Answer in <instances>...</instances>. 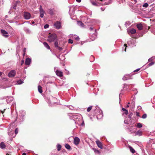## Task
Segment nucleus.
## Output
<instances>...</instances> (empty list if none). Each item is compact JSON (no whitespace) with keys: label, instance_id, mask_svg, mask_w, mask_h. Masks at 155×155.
I'll use <instances>...</instances> for the list:
<instances>
[{"label":"nucleus","instance_id":"nucleus-23","mask_svg":"<svg viewBox=\"0 0 155 155\" xmlns=\"http://www.w3.org/2000/svg\"><path fill=\"white\" fill-rule=\"evenodd\" d=\"M24 31L27 33H30L31 32V31L27 27H25L24 28Z\"/></svg>","mask_w":155,"mask_h":155},{"label":"nucleus","instance_id":"nucleus-54","mask_svg":"<svg viewBox=\"0 0 155 155\" xmlns=\"http://www.w3.org/2000/svg\"><path fill=\"white\" fill-rule=\"evenodd\" d=\"M24 60H22L21 61V65H22L24 64Z\"/></svg>","mask_w":155,"mask_h":155},{"label":"nucleus","instance_id":"nucleus-3","mask_svg":"<svg viewBox=\"0 0 155 155\" xmlns=\"http://www.w3.org/2000/svg\"><path fill=\"white\" fill-rule=\"evenodd\" d=\"M74 118L75 123L79 125L80 124V121L82 120V118L77 115L74 116Z\"/></svg>","mask_w":155,"mask_h":155},{"label":"nucleus","instance_id":"nucleus-14","mask_svg":"<svg viewBox=\"0 0 155 155\" xmlns=\"http://www.w3.org/2000/svg\"><path fill=\"white\" fill-rule=\"evenodd\" d=\"M131 78L129 74H127L125 75L123 78V80H126L127 79H130Z\"/></svg>","mask_w":155,"mask_h":155},{"label":"nucleus","instance_id":"nucleus-44","mask_svg":"<svg viewBox=\"0 0 155 155\" xmlns=\"http://www.w3.org/2000/svg\"><path fill=\"white\" fill-rule=\"evenodd\" d=\"M15 134H18V128H16L15 129Z\"/></svg>","mask_w":155,"mask_h":155},{"label":"nucleus","instance_id":"nucleus-59","mask_svg":"<svg viewBox=\"0 0 155 155\" xmlns=\"http://www.w3.org/2000/svg\"><path fill=\"white\" fill-rule=\"evenodd\" d=\"M65 71H66V73H67V74H68V73H69L68 71H67V70H66V69H65Z\"/></svg>","mask_w":155,"mask_h":155},{"label":"nucleus","instance_id":"nucleus-33","mask_svg":"<svg viewBox=\"0 0 155 155\" xmlns=\"http://www.w3.org/2000/svg\"><path fill=\"white\" fill-rule=\"evenodd\" d=\"M54 46L56 48H57L58 46V42L57 41H56L54 42Z\"/></svg>","mask_w":155,"mask_h":155},{"label":"nucleus","instance_id":"nucleus-25","mask_svg":"<svg viewBox=\"0 0 155 155\" xmlns=\"http://www.w3.org/2000/svg\"><path fill=\"white\" fill-rule=\"evenodd\" d=\"M38 90L39 92L40 93H42V90L41 86L39 85L38 87Z\"/></svg>","mask_w":155,"mask_h":155},{"label":"nucleus","instance_id":"nucleus-5","mask_svg":"<svg viewBox=\"0 0 155 155\" xmlns=\"http://www.w3.org/2000/svg\"><path fill=\"white\" fill-rule=\"evenodd\" d=\"M25 18L26 20H28L31 17V15L28 12H25L24 14Z\"/></svg>","mask_w":155,"mask_h":155},{"label":"nucleus","instance_id":"nucleus-41","mask_svg":"<svg viewBox=\"0 0 155 155\" xmlns=\"http://www.w3.org/2000/svg\"><path fill=\"white\" fill-rule=\"evenodd\" d=\"M56 48L60 51H61L63 49L62 48L60 47L59 46H58Z\"/></svg>","mask_w":155,"mask_h":155},{"label":"nucleus","instance_id":"nucleus-22","mask_svg":"<svg viewBox=\"0 0 155 155\" xmlns=\"http://www.w3.org/2000/svg\"><path fill=\"white\" fill-rule=\"evenodd\" d=\"M0 147L2 149H4L5 147V144L4 143L2 142L0 144Z\"/></svg>","mask_w":155,"mask_h":155},{"label":"nucleus","instance_id":"nucleus-8","mask_svg":"<svg viewBox=\"0 0 155 155\" xmlns=\"http://www.w3.org/2000/svg\"><path fill=\"white\" fill-rule=\"evenodd\" d=\"M40 15L41 17L42 18L43 17L44 15V13L45 12L44 10L41 5H40L39 7Z\"/></svg>","mask_w":155,"mask_h":155},{"label":"nucleus","instance_id":"nucleus-55","mask_svg":"<svg viewBox=\"0 0 155 155\" xmlns=\"http://www.w3.org/2000/svg\"><path fill=\"white\" fill-rule=\"evenodd\" d=\"M16 5H15L13 7V8L15 9H16Z\"/></svg>","mask_w":155,"mask_h":155},{"label":"nucleus","instance_id":"nucleus-18","mask_svg":"<svg viewBox=\"0 0 155 155\" xmlns=\"http://www.w3.org/2000/svg\"><path fill=\"white\" fill-rule=\"evenodd\" d=\"M98 3L101 5H106L109 4L110 3L108 2H105L104 3L103 2L102 0H100L98 2Z\"/></svg>","mask_w":155,"mask_h":155},{"label":"nucleus","instance_id":"nucleus-31","mask_svg":"<svg viewBox=\"0 0 155 155\" xmlns=\"http://www.w3.org/2000/svg\"><path fill=\"white\" fill-rule=\"evenodd\" d=\"M93 150H94V152L95 153H97L98 154H100V152L98 150H97L96 149H94V148L93 149Z\"/></svg>","mask_w":155,"mask_h":155},{"label":"nucleus","instance_id":"nucleus-32","mask_svg":"<svg viewBox=\"0 0 155 155\" xmlns=\"http://www.w3.org/2000/svg\"><path fill=\"white\" fill-rule=\"evenodd\" d=\"M61 146L59 144H58L57 145V150L58 151H59L61 150Z\"/></svg>","mask_w":155,"mask_h":155},{"label":"nucleus","instance_id":"nucleus-37","mask_svg":"<svg viewBox=\"0 0 155 155\" xmlns=\"http://www.w3.org/2000/svg\"><path fill=\"white\" fill-rule=\"evenodd\" d=\"M92 106H90L87 109V112H89L91 109H92Z\"/></svg>","mask_w":155,"mask_h":155},{"label":"nucleus","instance_id":"nucleus-24","mask_svg":"<svg viewBox=\"0 0 155 155\" xmlns=\"http://www.w3.org/2000/svg\"><path fill=\"white\" fill-rule=\"evenodd\" d=\"M43 44L45 46L46 48L48 49H50V48L48 44L46 42H44L43 43Z\"/></svg>","mask_w":155,"mask_h":155},{"label":"nucleus","instance_id":"nucleus-2","mask_svg":"<svg viewBox=\"0 0 155 155\" xmlns=\"http://www.w3.org/2000/svg\"><path fill=\"white\" fill-rule=\"evenodd\" d=\"M57 36L55 34H52L48 37V41L50 42L54 41L57 40Z\"/></svg>","mask_w":155,"mask_h":155},{"label":"nucleus","instance_id":"nucleus-58","mask_svg":"<svg viewBox=\"0 0 155 155\" xmlns=\"http://www.w3.org/2000/svg\"><path fill=\"white\" fill-rule=\"evenodd\" d=\"M26 48H25L23 50L24 53L25 52Z\"/></svg>","mask_w":155,"mask_h":155},{"label":"nucleus","instance_id":"nucleus-28","mask_svg":"<svg viewBox=\"0 0 155 155\" xmlns=\"http://www.w3.org/2000/svg\"><path fill=\"white\" fill-rule=\"evenodd\" d=\"M129 149H130V151L133 153H134L135 152V150H134L131 146L129 147Z\"/></svg>","mask_w":155,"mask_h":155},{"label":"nucleus","instance_id":"nucleus-62","mask_svg":"<svg viewBox=\"0 0 155 155\" xmlns=\"http://www.w3.org/2000/svg\"><path fill=\"white\" fill-rule=\"evenodd\" d=\"M138 108H139L140 109H141V107L140 106H138Z\"/></svg>","mask_w":155,"mask_h":155},{"label":"nucleus","instance_id":"nucleus-4","mask_svg":"<svg viewBox=\"0 0 155 155\" xmlns=\"http://www.w3.org/2000/svg\"><path fill=\"white\" fill-rule=\"evenodd\" d=\"M57 68H56V67H55L54 68V70L55 71L57 75V76H59L60 77L62 76H63L62 72L61 71H60L57 70L56 71Z\"/></svg>","mask_w":155,"mask_h":155},{"label":"nucleus","instance_id":"nucleus-19","mask_svg":"<svg viewBox=\"0 0 155 155\" xmlns=\"http://www.w3.org/2000/svg\"><path fill=\"white\" fill-rule=\"evenodd\" d=\"M137 26L139 30H141L143 29V26L141 24H137Z\"/></svg>","mask_w":155,"mask_h":155},{"label":"nucleus","instance_id":"nucleus-11","mask_svg":"<svg viewBox=\"0 0 155 155\" xmlns=\"http://www.w3.org/2000/svg\"><path fill=\"white\" fill-rule=\"evenodd\" d=\"M80 139L77 137H76L74 139V143L75 145H78L80 142Z\"/></svg>","mask_w":155,"mask_h":155},{"label":"nucleus","instance_id":"nucleus-6","mask_svg":"<svg viewBox=\"0 0 155 155\" xmlns=\"http://www.w3.org/2000/svg\"><path fill=\"white\" fill-rule=\"evenodd\" d=\"M15 71L14 70H12L9 73L8 76L9 77H14L15 75Z\"/></svg>","mask_w":155,"mask_h":155},{"label":"nucleus","instance_id":"nucleus-9","mask_svg":"<svg viewBox=\"0 0 155 155\" xmlns=\"http://www.w3.org/2000/svg\"><path fill=\"white\" fill-rule=\"evenodd\" d=\"M55 28L57 29H59L61 27V23L58 21H56L54 24Z\"/></svg>","mask_w":155,"mask_h":155},{"label":"nucleus","instance_id":"nucleus-38","mask_svg":"<svg viewBox=\"0 0 155 155\" xmlns=\"http://www.w3.org/2000/svg\"><path fill=\"white\" fill-rule=\"evenodd\" d=\"M73 41L72 39H69V40H68L69 43H71V44H72L73 43Z\"/></svg>","mask_w":155,"mask_h":155},{"label":"nucleus","instance_id":"nucleus-48","mask_svg":"<svg viewBox=\"0 0 155 155\" xmlns=\"http://www.w3.org/2000/svg\"><path fill=\"white\" fill-rule=\"evenodd\" d=\"M124 111L125 112L124 113L125 114H126V115H127L128 114V111L127 110L126 111L124 110Z\"/></svg>","mask_w":155,"mask_h":155},{"label":"nucleus","instance_id":"nucleus-42","mask_svg":"<svg viewBox=\"0 0 155 155\" xmlns=\"http://www.w3.org/2000/svg\"><path fill=\"white\" fill-rule=\"evenodd\" d=\"M49 26V25H48L46 24L44 25V28H45V29L47 28H48Z\"/></svg>","mask_w":155,"mask_h":155},{"label":"nucleus","instance_id":"nucleus-12","mask_svg":"<svg viewBox=\"0 0 155 155\" xmlns=\"http://www.w3.org/2000/svg\"><path fill=\"white\" fill-rule=\"evenodd\" d=\"M70 38L72 37L73 38H74L76 40L79 41L80 40V38L78 36H76L75 35H74L73 34H70L69 35Z\"/></svg>","mask_w":155,"mask_h":155},{"label":"nucleus","instance_id":"nucleus-13","mask_svg":"<svg viewBox=\"0 0 155 155\" xmlns=\"http://www.w3.org/2000/svg\"><path fill=\"white\" fill-rule=\"evenodd\" d=\"M128 33H131V34H134L136 32V30L134 28H130L129 29L128 31Z\"/></svg>","mask_w":155,"mask_h":155},{"label":"nucleus","instance_id":"nucleus-15","mask_svg":"<svg viewBox=\"0 0 155 155\" xmlns=\"http://www.w3.org/2000/svg\"><path fill=\"white\" fill-rule=\"evenodd\" d=\"M1 32L2 34V35L4 36L5 37H7L8 35H7L8 34V32L5 30L2 29L1 30Z\"/></svg>","mask_w":155,"mask_h":155},{"label":"nucleus","instance_id":"nucleus-36","mask_svg":"<svg viewBox=\"0 0 155 155\" xmlns=\"http://www.w3.org/2000/svg\"><path fill=\"white\" fill-rule=\"evenodd\" d=\"M147 115L146 114H143L142 117V118L143 119H145L147 117Z\"/></svg>","mask_w":155,"mask_h":155},{"label":"nucleus","instance_id":"nucleus-56","mask_svg":"<svg viewBox=\"0 0 155 155\" xmlns=\"http://www.w3.org/2000/svg\"><path fill=\"white\" fill-rule=\"evenodd\" d=\"M122 110L123 111H124V110L126 111V110H126V109H125V108H122Z\"/></svg>","mask_w":155,"mask_h":155},{"label":"nucleus","instance_id":"nucleus-10","mask_svg":"<svg viewBox=\"0 0 155 155\" xmlns=\"http://www.w3.org/2000/svg\"><path fill=\"white\" fill-rule=\"evenodd\" d=\"M96 143L97 146L101 149H102L103 148V145L101 143L99 140H97L96 141Z\"/></svg>","mask_w":155,"mask_h":155},{"label":"nucleus","instance_id":"nucleus-52","mask_svg":"<svg viewBox=\"0 0 155 155\" xmlns=\"http://www.w3.org/2000/svg\"><path fill=\"white\" fill-rule=\"evenodd\" d=\"M81 126H84V123L83 120L82 121V123L81 124Z\"/></svg>","mask_w":155,"mask_h":155},{"label":"nucleus","instance_id":"nucleus-29","mask_svg":"<svg viewBox=\"0 0 155 155\" xmlns=\"http://www.w3.org/2000/svg\"><path fill=\"white\" fill-rule=\"evenodd\" d=\"M65 147H66V148L68 150H69L71 149V147L69 144H66L65 145Z\"/></svg>","mask_w":155,"mask_h":155},{"label":"nucleus","instance_id":"nucleus-49","mask_svg":"<svg viewBox=\"0 0 155 155\" xmlns=\"http://www.w3.org/2000/svg\"><path fill=\"white\" fill-rule=\"evenodd\" d=\"M124 111L125 112L124 113L125 114H126V115H127L128 114V111L127 110L126 111L124 110Z\"/></svg>","mask_w":155,"mask_h":155},{"label":"nucleus","instance_id":"nucleus-26","mask_svg":"<svg viewBox=\"0 0 155 155\" xmlns=\"http://www.w3.org/2000/svg\"><path fill=\"white\" fill-rule=\"evenodd\" d=\"M48 13L51 15H53L54 13V11L52 9H50L48 10Z\"/></svg>","mask_w":155,"mask_h":155},{"label":"nucleus","instance_id":"nucleus-51","mask_svg":"<svg viewBox=\"0 0 155 155\" xmlns=\"http://www.w3.org/2000/svg\"><path fill=\"white\" fill-rule=\"evenodd\" d=\"M153 61V59H152V58H149L148 60V61Z\"/></svg>","mask_w":155,"mask_h":155},{"label":"nucleus","instance_id":"nucleus-46","mask_svg":"<svg viewBox=\"0 0 155 155\" xmlns=\"http://www.w3.org/2000/svg\"><path fill=\"white\" fill-rule=\"evenodd\" d=\"M132 115V113H130V114L128 115V117L129 118H130Z\"/></svg>","mask_w":155,"mask_h":155},{"label":"nucleus","instance_id":"nucleus-50","mask_svg":"<svg viewBox=\"0 0 155 155\" xmlns=\"http://www.w3.org/2000/svg\"><path fill=\"white\" fill-rule=\"evenodd\" d=\"M24 115L23 114H22L21 116V119H22V120H23V117H24Z\"/></svg>","mask_w":155,"mask_h":155},{"label":"nucleus","instance_id":"nucleus-47","mask_svg":"<svg viewBox=\"0 0 155 155\" xmlns=\"http://www.w3.org/2000/svg\"><path fill=\"white\" fill-rule=\"evenodd\" d=\"M91 3L92 4V5H96V3L95 2H92Z\"/></svg>","mask_w":155,"mask_h":155},{"label":"nucleus","instance_id":"nucleus-63","mask_svg":"<svg viewBox=\"0 0 155 155\" xmlns=\"http://www.w3.org/2000/svg\"><path fill=\"white\" fill-rule=\"evenodd\" d=\"M84 18L85 19H87V20H88V18H87L85 17Z\"/></svg>","mask_w":155,"mask_h":155},{"label":"nucleus","instance_id":"nucleus-7","mask_svg":"<svg viewBox=\"0 0 155 155\" xmlns=\"http://www.w3.org/2000/svg\"><path fill=\"white\" fill-rule=\"evenodd\" d=\"M130 104V108L131 110L134 109L135 106V99L133 98V99L132 100Z\"/></svg>","mask_w":155,"mask_h":155},{"label":"nucleus","instance_id":"nucleus-61","mask_svg":"<svg viewBox=\"0 0 155 155\" xmlns=\"http://www.w3.org/2000/svg\"><path fill=\"white\" fill-rule=\"evenodd\" d=\"M22 155H26V154L25 153H22Z\"/></svg>","mask_w":155,"mask_h":155},{"label":"nucleus","instance_id":"nucleus-34","mask_svg":"<svg viewBox=\"0 0 155 155\" xmlns=\"http://www.w3.org/2000/svg\"><path fill=\"white\" fill-rule=\"evenodd\" d=\"M23 82L21 80H19L17 81V83L18 84H20L23 83Z\"/></svg>","mask_w":155,"mask_h":155},{"label":"nucleus","instance_id":"nucleus-57","mask_svg":"<svg viewBox=\"0 0 155 155\" xmlns=\"http://www.w3.org/2000/svg\"><path fill=\"white\" fill-rule=\"evenodd\" d=\"M76 1L78 2H81V0H76Z\"/></svg>","mask_w":155,"mask_h":155},{"label":"nucleus","instance_id":"nucleus-27","mask_svg":"<svg viewBox=\"0 0 155 155\" xmlns=\"http://www.w3.org/2000/svg\"><path fill=\"white\" fill-rule=\"evenodd\" d=\"M143 125L142 124L140 123H138L136 126V127L137 128H141L142 127Z\"/></svg>","mask_w":155,"mask_h":155},{"label":"nucleus","instance_id":"nucleus-39","mask_svg":"<svg viewBox=\"0 0 155 155\" xmlns=\"http://www.w3.org/2000/svg\"><path fill=\"white\" fill-rule=\"evenodd\" d=\"M154 64V62H151L149 63V64H148V66H151L153 65V64Z\"/></svg>","mask_w":155,"mask_h":155},{"label":"nucleus","instance_id":"nucleus-53","mask_svg":"<svg viewBox=\"0 0 155 155\" xmlns=\"http://www.w3.org/2000/svg\"><path fill=\"white\" fill-rule=\"evenodd\" d=\"M140 70V68H138L134 71V72L138 71Z\"/></svg>","mask_w":155,"mask_h":155},{"label":"nucleus","instance_id":"nucleus-45","mask_svg":"<svg viewBox=\"0 0 155 155\" xmlns=\"http://www.w3.org/2000/svg\"><path fill=\"white\" fill-rule=\"evenodd\" d=\"M124 124H128L129 123L127 120H125L124 121Z\"/></svg>","mask_w":155,"mask_h":155},{"label":"nucleus","instance_id":"nucleus-64","mask_svg":"<svg viewBox=\"0 0 155 155\" xmlns=\"http://www.w3.org/2000/svg\"><path fill=\"white\" fill-rule=\"evenodd\" d=\"M8 135H11V134L10 133H9V132L8 133Z\"/></svg>","mask_w":155,"mask_h":155},{"label":"nucleus","instance_id":"nucleus-43","mask_svg":"<svg viewBox=\"0 0 155 155\" xmlns=\"http://www.w3.org/2000/svg\"><path fill=\"white\" fill-rule=\"evenodd\" d=\"M130 102H128L127 104V106L126 107V108H127L129 107H130Z\"/></svg>","mask_w":155,"mask_h":155},{"label":"nucleus","instance_id":"nucleus-40","mask_svg":"<svg viewBox=\"0 0 155 155\" xmlns=\"http://www.w3.org/2000/svg\"><path fill=\"white\" fill-rule=\"evenodd\" d=\"M127 85L126 84H123V88H127Z\"/></svg>","mask_w":155,"mask_h":155},{"label":"nucleus","instance_id":"nucleus-21","mask_svg":"<svg viewBox=\"0 0 155 155\" xmlns=\"http://www.w3.org/2000/svg\"><path fill=\"white\" fill-rule=\"evenodd\" d=\"M77 24L78 25L82 27H84V24L81 21H78Z\"/></svg>","mask_w":155,"mask_h":155},{"label":"nucleus","instance_id":"nucleus-17","mask_svg":"<svg viewBox=\"0 0 155 155\" xmlns=\"http://www.w3.org/2000/svg\"><path fill=\"white\" fill-rule=\"evenodd\" d=\"M31 62V60L30 58H27L25 61V64L26 65H29Z\"/></svg>","mask_w":155,"mask_h":155},{"label":"nucleus","instance_id":"nucleus-16","mask_svg":"<svg viewBox=\"0 0 155 155\" xmlns=\"http://www.w3.org/2000/svg\"><path fill=\"white\" fill-rule=\"evenodd\" d=\"M13 99V97L10 96L7 97V98L6 99V101L8 103H10L12 101Z\"/></svg>","mask_w":155,"mask_h":155},{"label":"nucleus","instance_id":"nucleus-60","mask_svg":"<svg viewBox=\"0 0 155 155\" xmlns=\"http://www.w3.org/2000/svg\"><path fill=\"white\" fill-rule=\"evenodd\" d=\"M90 30L91 31L93 30V28L91 27H90Z\"/></svg>","mask_w":155,"mask_h":155},{"label":"nucleus","instance_id":"nucleus-35","mask_svg":"<svg viewBox=\"0 0 155 155\" xmlns=\"http://www.w3.org/2000/svg\"><path fill=\"white\" fill-rule=\"evenodd\" d=\"M148 3H145L143 5V6L144 7L147 8V7L148 6Z\"/></svg>","mask_w":155,"mask_h":155},{"label":"nucleus","instance_id":"nucleus-1","mask_svg":"<svg viewBox=\"0 0 155 155\" xmlns=\"http://www.w3.org/2000/svg\"><path fill=\"white\" fill-rule=\"evenodd\" d=\"M95 114L97 116V118L98 119H100L103 117V114L102 111L100 108L96 109L95 110Z\"/></svg>","mask_w":155,"mask_h":155},{"label":"nucleus","instance_id":"nucleus-30","mask_svg":"<svg viewBox=\"0 0 155 155\" xmlns=\"http://www.w3.org/2000/svg\"><path fill=\"white\" fill-rule=\"evenodd\" d=\"M127 47V45L126 44H125L124 45V47L123 48V50L125 51H126V48Z\"/></svg>","mask_w":155,"mask_h":155},{"label":"nucleus","instance_id":"nucleus-20","mask_svg":"<svg viewBox=\"0 0 155 155\" xmlns=\"http://www.w3.org/2000/svg\"><path fill=\"white\" fill-rule=\"evenodd\" d=\"M142 131L139 130L137 131L136 133H135L136 135H138L139 136H140L142 135Z\"/></svg>","mask_w":155,"mask_h":155}]
</instances>
